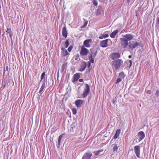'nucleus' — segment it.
I'll list each match as a JSON object with an SVG mask.
<instances>
[{
	"label": "nucleus",
	"instance_id": "1",
	"mask_svg": "<svg viewBox=\"0 0 159 159\" xmlns=\"http://www.w3.org/2000/svg\"><path fill=\"white\" fill-rule=\"evenodd\" d=\"M123 61L121 59H117L112 61V65L115 68L116 70H117L121 67Z\"/></svg>",
	"mask_w": 159,
	"mask_h": 159
},
{
	"label": "nucleus",
	"instance_id": "2",
	"mask_svg": "<svg viewBox=\"0 0 159 159\" xmlns=\"http://www.w3.org/2000/svg\"><path fill=\"white\" fill-rule=\"evenodd\" d=\"M89 53V50L88 49L86 48L84 46H81L80 52V55L81 56H86Z\"/></svg>",
	"mask_w": 159,
	"mask_h": 159
},
{
	"label": "nucleus",
	"instance_id": "3",
	"mask_svg": "<svg viewBox=\"0 0 159 159\" xmlns=\"http://www.w3.org/2000/svg\"><path fill=\"white\" fill-rule=\"evenodd\" d=\"M90 91V88L89 85L87 84H85V87L82 94L83 97L84 98L86 97L89 93Z\"/></svg>",
	"mask_w": 159,
	"mask_h": 159
},
{
	"label": "nucleus",
	"instance_id": "4",
	"mask_svg": "<svg viewBox=\"0 0 159 159\" xmlns=\"http://www.w3.org/2000/svg\"><path fill=\"white\" fill-rule=\"evenodd\" d=\"M139 43L138 42L134 41H129L128 44V47L129 48L133 50L136 47L138 46Z\"/></svg>",
	"mask_w": 159,
	"mask_h": 159
},
{
	"label": "nucleus",
	"instance_id": "5",
	"mask_svg": "<svg viewBox=\"0 0 159 159\" xmlns=\"http://www.w3.org/2000/svg\"><path fill=\"white\" fill-rule=\"evenodd\" d=\"M120 44L121 46L124 48H125L128 45V42L127 40L124 38H120Z\"/></svg>",
	"mask_w": 159,
	"mask_h": 159
},
{
	"label": "nucleus",
	"instance_id": "6",
	"mask_svg": "<svg viewBox=\"0 0 159 159\" xmlns=\"http://www.w3.org/2000/svg\"><path fill=\"white\" fill-rule=\"evenodd\" d=\"M134 152L138 157H140V148L139 146H136L134 147Z\"/></svg>",
	"mask_w": 159,
	"mask_h": 159
},
{
	"label": "nucleus",
	"instance_id": "7",
	"mask_svg": "<svg viewBox=\"0 0 159 159\" xmlns=\"http://www.w3.org/2000/svg\"><path fill=\"white\" fill-rule=\"evenodd\" d=\"M123 37L126 40H127L128 41L132 40L134 38L133 35L130 34H125L123 35Z\"/></svg>",
	"mask_w": 159,
	"mask_h": 159
},
{
	"label": "nucleus",
	"instance_id": "8",
	"mask_svg": "<svg viewBox=\"0 0 159 159\" xmlns=\"http://www.w3.org/2000/svg\"><path fill=\"white\" fill-rule=\"evenodd\" d=\"M109 39H106L101 41L100 45L102 48H106L108 46V42Z\"/></svg>",
	"mask_w": 159,
	"mask_h": 159
},
{
	"label": "nucleus",
	"instance_id": "9",
	"mask_svg": "<svg viewBox=\"0 0 159 159\" xmlns=\"http://www.w3.org/2000/svg\"><path fill=\"white\" fill-rule=\"evenodd\" d=\"M120 54L118 52L113 53L111 55V58L114 60L116 59L120 58Z\"/></svg>",
	"mask_w": 159,
	"mask_h": 159
},
{
	"label": "nucleus",
	"instance_id": "10",
	"mask_svg": "<svg viewBox=\"0 0 159 159\" xmlns=\"http://www.w3.org/2000/svg\"><path fill=\"white\" fill-rule=\"evenodd\" d=\"M138 135L139 137V142L142 140L145 137L144 132L142 131H139L138 134Z\"/></svg>",
	"mask_w": 159,
	"mask_h": 159
},
{
	"label": "nucleus",
	"instance_id": "11",
	"mask_svg": "<svg viewBox=\"0 0 159 159\" xmlns=\"http://www.w3.org/2000/svg\"><path fill=\"white\" fill-rule=\"evenodd\" d=\"M92 154L91 152H86L82 157V159H91Z\"/></svg>",
	"mask_w": 159,
	"mask_h": 159
},
{
	"label": "nucleus",
	"instance_id": "12",
	"mask_svg": "<svg viewBox=\"0 0 159 159\" xmlns=\"http://www.w3.org/2000/svg\"><path fill=\"white\" fill-rule=\"evenodd\" d=\"M92 42V39H88L85 40L84 42V47H86V48H89L91 47V45H90V43H91Z\"/></svg>",
	"mask_w": 159,
	"mask_h": 159
},
{
	"label": "nucleus",
	"instance_id": "13",
	"mask_svg": "<svg viewBox=\"0 0 159 159\" xmlns=\"http://www.w3.org/2000/svg\"><path fill=\"white\" fill-rule=\"evenodd\" d=\"M84 101L81 99H78L75 102V104L76 107L78 108L81 107L82 105L83 104Z\"/></svg>",
	"mask_w": 159,
	"mask_h": 159
},
{
	"label": "nucleus",
	"instance_id": "14",
	"mask_svg": "<svg viewBox=\"0 0 159 159\" xmlns=\"http://www.w3.org/2000/svg\"><path fill=\"white\" fill-rule=\"evenodd\" d=\"M67 30L66 27L65 25L62 29V35L65 38H66L67 36Z\"/></svg>",
	"mask_w": 159,
	"mask_h": 159
},
{
	"label": "nucleus",
	"instance_id": "15",
	"mask_svg": "<svg viewBox=\"0 0 159 159\" xmlns=\"http://www.w3.org/2000/svg\"><path fill=\"white\" fill-rule=\"evenodd\" d=\"M80 77V75L79 73H77L73 75V80H72V82L74 83L75 82L77 81L79 78Z\"/></svg>",
	"mask_w": 159,
	"mask_h": 159
},
{
	"label": "nucleus",
	"instance_id": "16",
	"mask_svg": "<svg viewBox=\"0 0 159 159\" xmlns=\"http://www.w3.org/2000/svg\"><path fill=\"white\" fill-rule=\"evenodd\" d=\"M87 65L85 62L83 63L80 66V68L79 69V71L82 72L84 70L86 67Z\"/></svg>",
	"mask_w": 159,
	"mask_h": 159
},
{
	"label": "nucleus",
	"instance_id": "17",
	"mask_svg": "<svg viewBox=\"0 0 159 159\" xmlns=\"http://www.w3.org/2000/svg\"><path fill=\"white\" fill-rule=\"evenodd\" d=\"M61 49L62 50L61 55L62 56L65 57L66 56V55L68 54L69 55V54L67 52V50L63 48H61Z\"/></svg>",
	"mask_w": 159,
	"mask_h": 159
},
{
	"label": "nucleus",
	"instance_id": "18",
	"mask_svg": "<svg viewBox=\"0 0 159 159\" xmlns=\"http://www.w3.org/2000/svg\"><path fill=\"white\" fill-rule=\"evenodd\" d=\"M120 132L121 130L120 129H117L116 131V133L113 137V138L116 139L118 138L120 134Z\"/></svg>",
	"mask_w": 159,
	"mask_h": 159
},
{
	"label": "nucleus",
	"instance_id": "19",
	"mask_svg": "<svg viewBox=\"0 0 159 159\" xmlns=\"http://www.w3.org/2000/svg\"><path fill=\"white\" fill-rule=\"evenodd\" d=\"M91 56L93 57H95L97 55V51L96 50L93 48L91 49Z\"/></svg>",
	"mask_w": 159,
	"mask_h": 159
},
{
	"label": "nucleus",
	"instance_id": "20",
	"mask_svg": "<svg viewBox=\"0 0 159 159\" xmlns=\"http://www.w3.org/2000/svg\"><path fill=\"white\" fill-rule=\"evenodd\" d=\"M118 31L119 30H115L110 35V37L112 38H114Z\"/></svg>",
	"mask_w": 159,
	"mask_h": 159
},
{
	"label": "nucleus",
	"instance_id": "21",
	"mask_svg": "<svg viewBox=\"0 0 159 159\" xmlns=\"http://www.w3.org/2000/svg\"><path fill=\"white\" fill-rule=\"evenodd\" d=\"M45 83L44 81L43 82V84L42 85L40 90H39V93H42V92L43 91V90H44V89L45 87Z\"/></svg>",
	"mask_w": 159,
	"mask_h": 159
},
{
	"label": "nucleus",
	"instance_id": "22",
	"mask_svg": "<svg viewBox=\"0 0 159 159\" xmlns=\"http://www.w3.org/2000/svg\"><path fill=\"white\" fill-rule=\"evenodd\" d=\"M6 32L7 33L9 34L11 38L12 34V31L11 30V29L7 28V30L6 31Z\"/></svg>",
	"mask_w": 159,
	"mask_h": 159
},
{
	"label": "nucleus",
	"instance_id": "23",
	"mask_svg": "<svg viewBox=\"0 0 159 159\" xmlns=\"http://www.w3.org/2000/svg\"><path fill=\"white\" fill-rule=\"evenodd\" d=\"M103 149H102L99 150H97V151H95V152H94L93 153L95 155L98 156L100 153L101 152H103Z\"/></svg>",
	"mask_w": 159,
	"mask_h": 159
},
{
	"label": "nucleus",
	"instance_id": "24",
	"mask_svg": "<svg viewBox=\"0 0 159 159\" xmlns=\"http://www.w3.org/2000/svg\"><path fill=\"white\" fill-rule=\"evenodd\" d=\"M114 145L113 147V152H116L118 149V147L117 146V145L116 144H113Z\"/></svg>",
	"mask_w": 159,
	"mask_h": 159
},
{
	"label": "nucleus",
	"instance_id": "25",
	"mask_svg": "<svg viewBox=\"0 0 159 159\" xmlns=\"http://www.w3.org/2000/svg\"><path fill=\"white\" fill-rule=\"evenodd\" d=\"M84 24L83 25L81 26V28H85L88 24V21L86 20L85 19H84Z\"/></svg>",
	"mask_w": 159,
	"mask_h": 159
},
{
	"label": "nucleus",
	"instance_id": "26",
	"mask_svg": "<svg viewBox=\"0 0 159 159\" xmlns=\"http://www.w3.org/2000/svg\"><path fill=\"white\" fill-rule=\"evenodd\" d=\"M65 134H61L60 135L59 137H58V145H60V143L61 140V139L63 137V135H64Z\"/></svg>",
	"mask_w": 159,
	"mask_h": 159
},
{
	"label": "nucleus",
	"instance_id": "27",
	"mask_svg": "<svg viewBox=\"0 0 159 159\" xmlns=\"http://www.w3.org/2000/svg\"><path fill=\"white\" fill-rule=\"evenodd\" d=\"M119 75L120 76L121 78H124L125 77V74L123 72H120L119 73Z\"/></svg>",
	"mask_w": 159,
	"mask_h": 159
},
{
	"label": "nucleus",
	"instance_id": "28",
	"mask_svg": "<svg viewBox=\"0 0 159 159\" xmlns=\"http://www.w3.org/2000/svg\"><path fill=\"white\" fill-rule=\"evenodd\" d=\"M94 57L91 56V55L89 57V61H90L91 62H92V63L94 62Z\"/></svg>",
	"mask_w": 159,
	"mask_h": 159
},
{
	"label": "nucleus",
	"instance_id": "29",
	"mask_svg": "<svg viewBox=\"0 0 159 159\" xmlns=\"http://www.w3.org/2000/svg\"><path fill=\"white\" fill-rule=\"evenodd\" d=\"M45 75V72H43L41 75V80L40 81H41L42 80H43L44 78Z\"/></svg>",
	"mask_w": 159,
	"mask_h": 159
},
{
	"label": "nucleus",
	"instance_id": "30",
	"mask_svg": "<svg viewBox=\"0 0 159 159\" xmlns=\"http://www.w3.org/2000/svg\"><path fill=\"white\" fill-rule=\"evenodd\" d=\"M72 112L73 114L75 115L77 113V110L75 108H73L72 109Z\"/></svg>",
	"mask_w": 159,
	"mask_h": 159
},
{
	"label": "nucleus",
	"instance_id": "31",
	"mask_svg": "<svg viewBox=\"0 0 159 159\" xmlns=\"http://www.w3.org/2000/svg\"><path fill=\"white\" fill-rule=\"evenodd\" d=\"M65 44L66 45V48H67L69 45V42L67 39L66 40V41L65 42Z\"/></svg>",
	"mask_w": 159,
	"mask_h": 159
},
{
	"label": "nucleus",
	"instance_id": "32",
	"mask_svg": "<svg viewBox=\"0 0 159 159\" xmlns=\"http://www.w3.org/2000/svg\"><path fill=\"white\" fill-rule=\"evenodd\" d=\"M73 48V46H70L68 49V50L69 51V52H70Z\"/></svg>",
	"mask_w": 159,
	"mask_h": 159
},
{
	"label": "nucleus",
	"instance_id": "33",
	"mask_svg": "<svg viewBox=\"0 0 159 159\" xmlns=\"http://www.w3.org/2000/svg\"><path fill=\"white\" fill-rule=\"evenodd\" d=\"M93 4L95 6H97L98 5V2L97 0H93Z\"/></svg>",
	"mask_w": 159,
	"mask_h": 159
},
{
	"label": "nucleus",
	"instance_id": "34",
	"mask_svg": "<svg viewBox=\"0 0 159 159\" xmlns=\"http://www.w3.org/2000/svg\"><path fill=\"white\" fill-rule=\"evenodd\" d=\"M121 80V78H117L116 80V84H117L119 83V82H120Z\"/></svg>",
	"mask_w": 159,
	"mask_h": 159
},
{
	"label": "nucleus",
	"instance_id": "35",
	"mask_svg": "<svg viewBox=\"0 0 159 159\" xmlns=\"http://www.w3.org/2000/svg\"><path fill=\"white\" fill-rule=\"evenodd\" d=\"M129 67H131L132 66V61L131 60H129Z\"/></svg>",
	"mask_w": 159,
	"mask_h": 159
},
{
	"label": "nucleus",
	"instance_id": "36",
	"mask_svg": "<svg viewBox=\"0 0 159 159\" xmlns=\"http://www.w3.org/2000/svg\"><path fill=\"white\" fill-rule=\"evenodd\" d=\"M102 36H103L104 38H107L109 36V35L108 34H102Z\"/></svg>",
	"mask_w": 159,
	"mask_h": 159
},
{
	"label": "nucleus",
	"instance_id": "37",
	"mask_svg": "<svg viewBox=\"0 0 159 159\" xmlns=\"http://www.w3.org/2000/svg\"><path fill=\"white\" fill-rule=\"evenodd\" d=\"M159 25V17L157 19V25Z\"/></svg>",
	"mask_w": 159,
	"mask_h": 159
},
{
	"label": "nucleus",
	"instance_id": "38",
	"mask_svg": "<svg viewBox=\"0 0 159 159\" xmlns=\"http://www.w3.org/2000/svg\"><path fill=\"white\" fill-rule=\"evenodd\" d=\"M156 94L157 97H158L159 96V90H157L156 93Z\"/></svg>",
	"mask_w": 159,
	"mask_h": 159
},
{
	"label": "nucleus",
	"instance_id": "39",
	"mask_svg": "<svg viewBox=\"0 0 159 159\" xmlns=\"http://www.w3.org/2000/svg\"><path fill=\"white\" fill-rule=\"evenodd\" d=\"M146 93L148 94H151V90H148L146 92Z\"/></svg>",
	"mask_w": 159,
	"mask_h": 159
},
{
	"label": "nucleus",
	"instance_id": "40",
	"mask_svg": "<svg viewBox=\"0 0 159 159\" xmlns=\"http://www.w3.org/2000/svg\"><path fill=\"white\" fill-rule=\"evenodd\" d=\"M99 39H103V38H104L103 36V35H102L101 36H100L99 37Z\"/></svg>",
	"mask_w": 159,
	"mask_h": 159
},
{
	"label": "nucleus",
	"instance_id": "41",
	"mask_svg": "<svg viewBox=\"0 0 159 159\" xmlns=\"http://www.w3.org/2000/svg\"><path fill=\"white\" fill-rule=\"evenodd\" d=\"M83 79H79V81L80 82H82L83 81Z\"/></svg>",
	"mask_w": 159,
	"mask_h": 159
},
{
	"label": "nucleus",
	"instance_id": "42",
	"mask_svg": "<svg viewBox=\"0 0 159 159\" xmlns=\"http://www.w3.org/2000/svg\"><path fill=\"white\" fill-rule=\"evenodd\" d=\"M132 57V56L131 55H129L128 56V58H131Z\"/></svg>",
	"mask_w": 159,
	"mask_h": 159
},
{
	"label": "nucleus",
	"instance_id": "43",
	"mask_svg": "<svg viewBox=\"0 0 159 159\" xmlns=\"http://www.w3.org/2000/svg\"><path fill=\"white\" fill-rule=\"evenodd\" d=\"M115 101H114V100H113V101H112V103H113V104H115Z\"/></svg>",
	"mask_w": 159,
	"mask_h": 159
},
{
	"label": "nucleus",
	"instance_id": "44",
	"mask_svg": "<svg viewBox=\"0 0 159 159\" xmlns=\"http://www.w3.org/2000/svg\"><path fill=\"white\" fill-rule=\"evenodd\" d=\"M59 0H54V1H55V2H58Z\"/></svg>",
	"mask_w": 159,
	"mask_h": 159
},
{
	"label": "nucleus",
	"instance_id": "45",
	"mask_svg": "<svg viewBox=\"0 0 159 159\" xmlns=\"http://www.w3.org/2000/svg\"><path fill=\"white\" fill-rule=\"evenodd\" d=\"M128 2H130V0H127Z\"/></svg>",
	"mask_w": 159,
	"mask_h": 159
},
{
	"label": "nucleus",
	"instance_id": "46",
	"mask_svg": "<svg viewBox=\"0 0 159 159\" xmlns=\"http://www.w3.org/2000/svg\"><path fill=\"white\" fill-rule=\"evenodd\" d=\"M158 121H159V119L158 120Z\"/></svg>",
	"mask_w": 159,
	"mask_h": 159
}]
</instances>
